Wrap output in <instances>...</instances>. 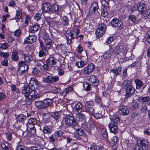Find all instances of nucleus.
Returning <instances> with one entry per match:
<instances>
[{"mask_svg":"<svg viewBox=\"0 0 150 150\" xmlns=\"http://www.w3.org/2000/svg\"><path fill=\"white\" fill-rule=\"evenodd\" d=\"M91 150H102L103 147L100 146H97L96 144H93L91 147Z\"/></svg>","mask_w":150,"mask_h":150,"instance_id":"nucleus-43","label":"nucleus"},{"mask_svg":"<svg viewBox=\"0 0 150 150\" xmlns=\"http://www.w3.org/2000/svg\"><path fill=\"white\" fill-rule=\"evenodd\" d=\"M98 8V3L96 2H93L91 5L89 11V12L91 14H92L95 13Z\"/></svg>","mask_w":150,"mask_h":150,"instance_id":"nucleus-22","label":"nucleus"},{"mask_svg":"<svg viewBox=\"0 0 150 150\" xmlns=\"http://www.w3.org/2000/svg\"><path fill=\"white\" fill-rule=\"evenodd\" d=\"M47 64L48 66H50L51 67H54L57 66V63L55 59L52 57L49 58L47 61ZM49 67V66H48Z\"/></svg>","mask_w":150,"mask_h":150,"instance_id":"nucleus-24","label":"nucleus"},{"mask_svg":"<svg viewBox=\"0 0 150 150\" xmlns=\"http://www.w3.org/2000/svg\"><path fill=\"white\" fill-rule=\"evenodd\" d=\"M22 16V13L21 12V11H17L15 17L11 20L16 19V22H17L19 21V19L21 18Z\"/></svg>","mask_w":150,"mask_h":150,"instance_id":"nucleus-35","label":"nucleus"},{"mask_svg":"<svg viewBox=\"0 0 150 150\" xmlns=\"http://www.w3.org/2000/svg\"><path fill=\"white\" fill-rule=\"evenodd\" d=\"M17 118L19 121L23 122L26 120V117L23 114H20L18 115Z\"/></svg>","mask_w":150,"mask_h":150,"instance_id":"nucleus-45","label":"nucleus"},{"mask_svg":"<svg viewBox=\"0 0 150 150\" xmlns=\"http://www.w3.org/2000/svg\"><path fill=\"white\" fill-rule=\"evenodd\" d=\"M110 132L114 134H116L118 131V126L116 124L109 123L108 125Z\"/></svg>","mask_w":150,"mask_h":150,"instance_id":"nucleus-23","label":"nucleus"},{"mask_svg":"<svg viewBox=\"0 0 150 150\" xmlns=\"http://www.w3.org/2000/svg\"><path fill=\"white\" fill-rule=\"evenodd\" d=\"M128 46L122 43L119 44L117 46H114V51L115 52L117 53V55L120 54V55L123 58L127 57L126 54L128 50Z\"/></svg>","mask_w":150,"mask_h":150,"instance_id":"nucleus-4","label":"nucleus"},{"mask_svg":"<svg viewBox=\"0 0 150 150\" xmlns=\"http://www.w3.org/2000/svg\"><path fill=\"white\" fill-rule=\"evenodd\" d=\"M66 38L67 40V42L68 44H72L73 43L72 40L74 38H72L71 37L65 35Z\"/></svg>","mask_w":150,"mask_h":150,"instance_id":"nucleus-56","label":"nucleus"},{"mask_svg":"<svg viewBox=\"0 0 150 150\" xmlns=\"http://www.w3.org/2000/svg\"><path fill=\"white\" fill-rule=\"evenodd\" d=\"M88 83L92 86H96L98 84V81L94 75L90 76L88 78Z\"/></svg>","mask_w":150,"mask_h":150,"instance_id":"nucleus-18","label":"nucleus"},{"mask_svg":"<svg viewBox=\"0 0 150 150\" xmlns=\"http://www.w3.org/2000/svg\"><path fill=\"white\" fill-rule=\"evenodd\" d=\"M95 68V64L92 63H90L84 67L81 71H77V73H79L80 75H83V74L87 75L93 72Z\"/></svg>","mask_w":150,"mask_h":150,"instance_id":"nucleus-6","label":"nucleus"},{"mask_svg":"<svg viewBox=\"0 0 150 150\" xmlns=\"http://www.w3.org/2000/svg\"><path fill=\"white\" fill-rule=\"evenodd\" d=\"M34 64L39 68L41 70H48L49 67L47 65L45 64L40 60H36L35 61Z\"/></svg>","mask_w":150,"mask_h":150,"instance_id":"nucleus-12","label":"nucleus"},{"mask_svg":"<svg viewBox=\"0 0 150 150\" xmlns=\"http://www.w3.org/2000/svg\"><path fill=\"white\" fill-rule=\"evenodd\" d=\"M64 134V132L61 130L57 131L54 133V136L55 139H57L59 137L61 138L59 139L62 141L66 139V137L63 135Z\"/></svg>","mask_w":150,"mask_h":150,"instance_id":"nucleus-16","label":"nucleus"},{"mask_svg":"<svg viewBox=\"0 0 150 150\" xmlns=\"http://www.w3.org/2000/svg\"><path fill=\"white\" fill-rule=\"evenodd\" d=\"M11 91L14 92L16 93H19L20 92V91L19 88L16 87V85L13 84H11L10 85Z\"/></svg>","mask_w":150,"mask_h":150,"instance_id":"nucleus-44","label":"nucleus"},{"mask_svg":"<svg viewBox=\"0 0 150 150\" xmlns=\"http://www.w3.org/2000/svg\"><path fill=\"white\" fill-rule=\"evenodd\" d=\"M54 97L51 98H47L43 101H38L35 102V105L36 107L38 108L43 109L50 105L53 102Z\"/></svg>","mask_w":150,"mask_h":150,"instance_id":"nucleus-5","label":"nucleus"},{"mask_svg":"<svg viewBox=\"0 0 150 150\" xmlns=\"http://www.w3.org/2000/svg\"><path fill=\"white\" fill-rule=\"evenodd\" d=\"M51 12H58L59 9V6L56 4H54L51 6Z\"/></svg>","mask_w":150,"mask_h":150,"instance_id":"nucleus-34","label":"nucleus"},{"mask_svg":"<svg viewBox=\"0 0 150 150\" xmlns=\"http://www.w3.org/2000/svg\"><path fill=\"white\" fill-rule=\"evenodd\" d=\"M60 89L56 87H53L52 88L51 92L49 94H50L51 93L57 94L60 91Z\"/></svg>","mask_w":150,"mask_h":150,"instance_id":"nucleus-47","label":"nucleus"},{"mask_svg":"<svg viewBox=\"0 0 150 150\" xmlns=\"http://www.w3.org/2000/svg\"><path fill=\"white\" fill-rule=\"evenodd\" d=\"M62 23L64 25H67L69 23V19L66 16H63L62 18Z\"/></svg>","mask_w":150,"mask_h":150,"instance_id":"nucleus-52","label":"nucleus"},{"mask_svg":"<svg viewBox=\"0 0 150 150\" xmlns=\"http://www.w3.org/2000/svg\"><path fill=\"white\" fill-rule=\"evenodd\" d=\"M141 65L140 62H133L131 65V67H136V68L138 69L139 68Z\"/></svg>","mask_w":150,"mask_h":150,"instance_id":"nucleus-55","label":"nucleus"},{"mask_svg":"<svg viewBox=\"0 0 150 150\" xmlns=\"http://www.w3.org/2000/svg\"><path fill=\"white\" fill-rule=\"evenodd\" d=\"M131 108L132 109H135L138 108V104L136 102L133 101L132 102Z\"/></svg>","mask_w":150,"mask_h":150,"instance_id":"nucleus-63","label":"nucleus"},{"mask_svg":"<svg viewBox=\"0 0 150 150\" xmlns=\"http://www.w3.org/2000/svg\"><path fill=\"white\" fill-rule=\"evenodd\" d=\"M111 24L112 26L117 27H120L123 25L122 22L120 20L116 18L113 19L111 21Z\"/></svg>","mask_w":150,"mask_h":150,"instance_id":"nucleus-17","label":"nucleus"},{"mask_svg":"<svg viewBox=\"0 0 150 150\" xmlns=\"http://www.w3.org/2000/svg\"><path fill=\"white\" fill-rule=\"evenodd\" d=\"M110 119L111 121V122L110 123L116 124H117V123L120 121V118L118 117H115L114 116H113V117H112Z\"/></svg>","mask_w":150,"mask_h":150,"instance_id":"nucleus-51","label":"nucleus"},{"mask_svg":"<svg viewBox=\"0 0 150 150\" xmlns=\"http://www.w3.org/2000/svg\"><path fill=\"white\" fill-rule=\"evenodd\" d=\"M51 117L54 120H58L60 118V114L58 112H54L51 115Z\"/></svg>","mask_w":150,"mask_h":150,"instance_id":"nucleus-36","label":"nucleus"},{"mask_svg":"<svg viewBox=\"0 0 150 150\" xmlns=\"http://www.w3.org/2000/svg\"><path fill=\"white\" fill-rule=\"evenodd\" d=\"M31 89L29 86L25 85L21 89V93L25 97V100L28 105H31L35 99L39 97L37 92Z\"/></svg>","mask_w":150,"mask_h":150,"instance_id":"nucleus-1","label":"nucleus"},{"mask_svg":"<svg viewBox=\"0 0 150 150\" xmlns=\"http://www.w3.org/2000/svg\"><path fill=\"white\" fill-rule=\"evenodd\" d=\"M93 103L92 101H88L86 103L85 105V108L90 113H93L94 112V109L93 108Z\"/></svg>","mask_w":150,"mask_h":150,"instance_id":"nucleus-21","label":"nucleus"},{"mask_svg":"<svg viewBox=\"0 0 150 150\" xmlns=\"http://www.w3.org/2000/svg\"><path fill=\"white\" fill-rule=\"evenodd\" d=\"M8 47V44L6 42H5L1 44L0 47L3 49L5 50Z\"/></svg>","mask_w":150,"mask_h":150,"instance_id":"nucleus-64","label":"nucleus"},{"mask_svg":"<svg viewBox=\"0 0 150 150\" xmlns=\"http://www.w3.org/2000/svg\"><path fill=\"white\" fill-rule=\"evenodd\" d=\"M9 54L7 52H0V56L4 58L5 59H7V57L9 56Z\"/></svg>","mask_w":150,"mask_h":150,"instance_id":"nucleus-61","label":"nucleus"},{"mask_svg":"<svg viewBox=\"0 0 150 150\" xmlns=\"http://www.w3.org/2000/svg\"><path fill=\"white\" fill-rule=\"evenodd\" d=\"M118 111L119 114L121 115L125 116L129 114L128 108L126 106L122 105L119 106Z\"/></svg>","mask_w":150,"mask_h":150,"instance_id":"nucleus-14","label":"nucleus"},{"mask_svg":"<svg viewBox=\"0 0 150 150\" xmlns=\"http://www.w3.org/2000/svg\"><path fill=\"white\" fill-rule=\"evenodd\" d=\"M107 8L106 6H103L101 8V15L103 17H106L108 15Z\"/></svg>","mask_w":150,"mask_h":150,"instance_id":"nucleus-38","label":"nucleus"},{"mask_svg":"<svg viewBox=\"0 0 150 150\" xmlns=\"http://www.w3.org/2000/svg\"><path fill=\"white\" fill-rule=\"evenodd\" d=\"M121 68L119 67L111 69L110 70V72L113 74L114 76H115L121 73Z\"/></svg>","mask_w":150,"mask_h":150,"instance_id":"nucleus-29","label":"nucleus"},{"mask_svg":"<svg viewBox=\"0 0 150 150\" xmlns=\"http://www.w3.org/2000/svg\"><path fill=\"white\" fill-rule=\"evenodd\" d=\"M41 13H36L34 16V18L36 21H38L41 18Z\"/></svg>","mask_w":150,"mask_h":150,"instance_id":"nucleus-62","label":"nucleus"},{"mask_svg":"<svg viewBox=\"0 0 150 150\" xmlns=\"http://www.w3.org/2000/svg\"><path fill=\"white\" fill-rule=\"evenodd\" d=\"M40 28L39 25L35 24L31 27L29 30V32L30 33H34L40 29Z\"/></svg>","mask_w":150,"mask_h":150,"instance_id":"nucleus-30","label":"nucleus"},{"mask_svg":"<svg viewBox=\"0 0 150 150\" xmlns=\"http://www.w3.org/2000/svg\"><path fill=\"white\" fill-rule=\"evenodd\" d=\"M42 123L35 118H31L28 121L26 125L27 129L32 134H34L36 133V128L38 129H41Z\"/></svg>","mask_w":150,"mask_h":150,"instance_id":"nucleus-2","label":"nucleus"},{"mask_svg":"<svg viewBox=\"0 0 150 150\" xmlns=\"http://www.w3.org/2000/svg\"><path fill=\"white\" fill-rule=\"evenodd\" d=\"M101 134L102 136L105 138H107L108 137V134L105 128L103 127L101 129Z\"/></svg>","mask_w":150,"mask_h":150,"instance_id":"nucleus-48","label":"nucleus"},{"mask_svg":"<svg viewBox=\"0 0 150 150\" xmlns=\"http://www.w3.org/2000/svg\"><path fill=\"white\" fill-rule=\"evenodd\" d=\"M51 7L50 4L48 3H45L43 5L42 10L45 13H51Z\"/></svg>","mask_w":150,"mask_h":150,"instance_id":"nucleus-20","label":"nucleus"},{"mask_svg":"<svg viewBox=\"0 0 150 150\" xmlns=\"http://www.w3.org/2000/svg\"><path fill=\"white\" fill-rule=\"evenodd\" d=\"M135 82L136 84V87L137 88H139L144 85L143 82L138 79H136L135 80Z\"/></svg>","mask_w":150,"mask_h":150,"instance_id":"nucleus-42","label":"nucleus"},{"mask_svg":"<svg viewBox=\"0 0 150 150\" xmlns=\"http://www.w3.org/2000/svg\"><path fill=\"white\" fill-rule=\"evenodd\" d=\"M73 91V88L71 86H70L65 88L62 91L60 92V95L64 98L68 93L71 92Z\"/></svg>","mask_w":150,"mask_h":150,"instance_id":"nucleus-25","label":"nucleus"},{"mask_svg":"<svg viewBox=\"0 0 150 150\" xmlns=\"http://www.w3.org/2000/svg\"><path fill=\"white\" fill-rule=\"evenodd\" d=\"M141 110L142 113H145L148 110V108L146 105L144 104H142Z\"/></svg>","mask_w":150,"mask_h":150,"instance_id":"nucleus-54","label":"nucleus"},{"mask_svg":"<svg viewBox=\"0 0 150 150\" xmlns=\"http://www.w3.org/2000/svg\"><path fill=\"white\" fill-rule=\"evenodd\" d=\"M148 141L144 139L138 140L134 150H146L148 148Z\"/></svg>","mask_w":150,"mask_h":150,"instance_id":"nucleus-7","label":"nucleus"},{"mask_svg":"<svg viewBox=\"0 0 150 150\" xmlns=\"http://www.w3.org/2000/svg\"><path fill=\"white\" fill-rule=\"evenodd\" d=\"M18 68L17 70V74L19 76L23 74L28 69V65L25 64V62L23 61H21L18 62Z\"/></svg>","mask_w":150,"mask_h":150,"instance_id":"nucleus-8","label":"nucleus"},{"mask_svg":"<svg viewBox=\"0 0 150 150\" xmlns=\"http://www.w3.org/2000/svg\"><path fill=\"white\" fill-rule=\"evenodd\" d=\"M45 45L47 48H49L51 47V44L52 42V41L51 39H48V40H46V41H44Z\"/></svg>","mask_w":150,"mask_h":150,"instance_id":"nucleus-49","label":"nucleus"},{"mask_svg":"<svg viewBox=\"0 0 150 150\" xmlns=\"http://www.w3.org/2000/svg\"><path fill=\"white\" fill-rule=\"evenodd\" d=\"M24 61L25 63L26 64L27 63L33 60L32 56L30 55L26 54L24 55Z\"/></svg>","mask_w":150,"mask_h":150,"instance_id":"nucleus-37","label":"nucleus"},{"mask_svg":"<svg viewBox=\"0 0 150 150\" xmlns=\"http://www.w3.org/2000/svg\"><path fill=\"white\" fill-rule=\"evenodd\" d=\"M146 41L150 44V30L148 31L146 34Z\"/></svg>","mask_w":150,"mask_h":150,"instance_id":"nucleus-59","label":"nucleus"},{"mask_svg":"<svg viewBox=\"0 0 150 150\" xmlns=\"http://www.w3.org/2000/svg\"><path fill=\"white\" fill-rule=\"evenodd\" d=\"M109 49L107 51H105L103 53V57L105 59L110 58L114 54L115 55L117 54V53L115 52L114 51V45H110L109 46Z\"/></svg>","mask_w":150,"mask_h":150,"instance_id":"nucleus-10","label":"nucleus"},{"mask_svg":"<svg viewBox=\"0 0 150 150\" xmlns=\"http://www.w3.org/2000/svg\"><path fill=\"white\" fill-rule=\"evenodd\" d=\"M30 85L29 86L30 87L32 90L35 91V89L39 88L38 82L34 78L31 79L30 81Z\"/></svg>","mask_w":150,"mask_h":150,"instance_id":"nucleus-15","label":"nucleus"},{"mask_svg":"<svg viewBox=\"0 0 150 150\" xmlns=\"http://www.w3.org/2000/svg\"><path fill=\"white\" fill-rule=\"evenodd\" d=\"M6 138L7 140L10 141L12 138V133L9 132H6L5 133Z\"/></svg>","mask_w":150,"mask_h":150,"instance_id":"nucleus-53","label":"nucleus"},{"mask_svg":"<svg viewBox=\"0 0 150 150\" xmlns=\"http://www.w3.org/2000/svg\"><path fill=\"white\" fill-rule=\"evenodd\" d=\"M59 78L57 76H53L48 75L44 79V81L47 83L56 82L59 80Z\"/></svg>","mask_w":150,"mask_h":150,"instance_id":"nucleus-13","label":"nucleus"},{"mask_svg":"<svg viewBox=\"0 0 150 150\" xmlns=\"http://www.w3.org/2000/svg\"><path fill=\"white\" fill-rule=\"evenodd\" d=\"M137 6L138 10L140 13H142L146 10V6L144 3H139Z\"/></svg>","mask_w":150,"mask_h":150,"instance_id":"nucleus-27","label":"nucleus"},{"mask_svg":"<svg viewBox=\"0 0 150 150\" xmlns=\"http://www.w3.org/2000/svg\"><path fill=\"white\" fill-rule=\"evenodd\" d=\"M76 118L77 120L80 122H83L85 121L86 117L84 115L79 112L76 114Z\"/></svg>","mask_w":150,"mask_h":150,"instance_id":"nucleus-28","label":"nucleus"},{"mask_svg":"<svg viewBox=\"0 0 150 150\" xmlns=\"http://www.w3.org/2000/svg\"><path fill=\"white\" fill-rule=\"evenodd\" d=\"M72 31L76 34V39H78V35L79 33L80 32V30L79 29V26L77 25H75L73 26V30H71Z\"/></svg>","mask_w":150,"mask_h":150,"instance_id":"nucleus-33","label":"nucleus"},{"mask_svg":"<svg viewBox=\"0 0 150 150\" xmlns=\"http://www.w3.org/2000/svg\"><path fill=\"white\" fill-rule=\"evenodd\" d=\"M76 133L80 136L85 137L86 136V133L84 132L82 129L79 128L76 129Z\"/></svg>","mask_w":150,"mask_h":150,"instance_id":"nucleus-40","label":"nucleus"},{"mask_svg":"<svg viewBox=\"0 0 150 150\" xmlns=\"http://www.w3.org/2000/svg\"><path fill=\"white\" fill-rule=\"evenodd\" d=\"M18 54L17 51H15L13 52L12 54V58L15 61H17L19 59V57L18 55Z\"/></svg>","mask_w":150,"mask_h":150,"instance_id":"nucleus-46","label":"nucleus"},{"mask_svg":"<svg viewBox=\"0 0 150 150\" xmlns=\"http://www.w3.org/2000/svg\"><path fill=\"white\" fill-rule=\"evenodd\" d=\"M113 41V38L112 37H109L106 40L105 42L104 43V44L105 45H107L108 44H110Z\"/></svg>","mask_w":150,"mask_h":150,"instance_id":"nucleus-60","label":"nucleus"},{"mask_svg":"<svg viewBox=\"0 0 150 150\" xmlns=\"http://www.w3.org/2000/svg\"><path fill=\"white\" fill-rule=\"evenodd\" d=\"M129 18L130 21L134 23H136L137 17L134 15H131L129 16Z\"/></svg>","mask_w":150,"mask_h":150,"instance_id":"nucleus-58","label":"nucleus"},{"mask_svg":"<svg viewBox=\"0 0 150 150\" xmlns=\"http://www.w3.org/2000/svg\"><path fill=\"white\" fill-rule=\"evenodd\" d=\"M82 127L88 132L90 131V125L88 123L85 122L81 124Z\"/></svg>","mask_w":150,"mask_h":150,"instance_id":"nucleus-41","label":"nucleus"},{"mask_svg":"<svg viewBox=\"0 0 150 150\" xmlns=\"http://www.w3.org/2000/svg\"><path fill=\"white\" fill-rule=\"evenodd\" d=\"M65 35L69 36L70 37H71L72 38L76 39V34L74 33L72 31H71L68 33H66Z\"/></svg>","mask_w":150,"mask_h":150,"instance_id":"nucleus-57","label":"nucleus"},{"mask_svg":"<svg viewBox=\"0 0 150 150\" xmlns=\"http://www.w3.org/2000/svg\"><path fill=\"white\" fill-rule=\"evenodd\" d=\"M139 100L142 102V104H146L148 105L150 104V97L149 96H141L139 98Z\"/></svg>","mask_w":150,"mask_h":150,"instance_id":"nucleus-26","label":"nucleus"},{"mask_svg":"<svg viewBox=\"0 0 150 150\" xmlns=\"http://www.w3.org/2000/svg\"><path fill=\"white\" fill-rule=\"evenodd\" d=\"M37 39V37L35 35H30L26 38L24 42V44H30L35 42Z\"/></svg>","mask_w":150,"mask_h":150,"instance_id":"nucleus-19","label":"nucleus"},{"mask_svg":"<svg viewBox=\"0 0 150 150\" xmlns=\"http://www.w3.org/2000/svg\"><path fill=\"white\" fill-rule=\"evenodd\" d=\"M86 62L81 60L76 62L75 63V65L78 68H82L86 65Z\"/></svg>","mask_w":150,"mask_h":150,"instance_id":"nucleus-32","label":"nucleus"},{"mask_svg":"<svg viewBox=\"0 0 150 150\" xmlns=\"http://www.w3.org/2000/svg\"><path fill=\"white\" fill-rule=\"evenodd\" d=\"M82 106V105L81 103L78 102L74 105V110L77 112L81 111Z\"/></svg>","mask_w":150,"mask_h":150,"instance_id":"nucleus-31","label":"nucleus"},{"mask_svg":"<svg viewBox=\"0 0 150 150\" xmlns=\"http://www.w3.org/2000/svg\"><path fill=\"white\" fill-rule=\"evenodd\" d=\"M122 86L126 92V98H128L131 97L135 91L131 82L128 80H125L123 82Z\"/></svg>","mask_w":150,"mask_h":150,"instance_id":"nucleus-3","label":"nucleus"},{"mask_svg":"<svg viewBox=\"0 0 150 150\" xmlns=\"http://www.w3.org/2000/svg\"><path fill=\"white\" fill-rule=\"evenodd\" d=\"M52 131V129L49 128L47 126H46L44 127L43 132L44 133L50 134Z\"/></svg>","mask_w":150,"mask_h":150,"instance_id":"nucleus-50","label":"nucleus"},{"mask_svg":"<svg viewBox=\"0 0 150 150\" xmlns=\"http://www.w3.org/2000/svg\"><path fill=\"white\" fill-rule=\"evenodd\" d=\"M118 140L117 137L115 136L112 137L110 142V144L111 146H114L116 144Z\"/></svg>","mask_w":150,"mask_h":150,"instance_id":"nucleus-39","label":"nucleus"},{"mask_svg":"<svg viewBox=\"0 0 150 150\" xmlns=\"http://www.w3.org/2000/svg\"><path fill=\"white\" fill-rule=\"evenodd\" d=\"M65 125L72 128L75 127L77 125V122L74 117L70 115H67L64 118Z\"/></svg>","mask_w":150,"mask_h":150,"instance_id":"nucleus-9","label":"nucleus"},{"mask_svg":"<svg viewBox=\"0 0 150 150\" xmlns=\"http://www.w3.org/2000/svg\"><path fill=\"white\" fill-rule=\"evenodd\" d=\"M106 30V26L103 23L99 24L98 26L96 33L97 36H100L103 35Z\"/></svg>","mask_w":150,"mask_h":150,"instance_id":"nucleus-11","label":"nucleus"}]
</instances>
